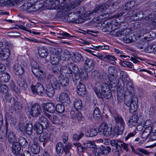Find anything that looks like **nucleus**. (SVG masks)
Listing matches in <instances>:
<instances>
[{
  "mask_svg": "<svg viewBox=\"0 0 156 156\" xmlns=\"http://www.w3.org/2000/svg\"><path fill=\"white\" fill-rule=\"evenodd\" d=\"M133 1H131L126 3L121 7L122 12L112 16L113 18H119L123 15V16L129 15L131 19L135 21L138 19L140 20L143 18L144 13L141 12L137 13L136 10H135L133 6L134 5Z\"/></svg>",
  "mask_w": 156,
  "mask_h": 156,
  "instance_id": "1",
  "label": "nucleus"
},
{
  "mask_svg": "<svg viewBox=\"0 0 156 156\" xmlns=\"http://www.w3.org/2000/svg\"><path fill=\"white\" fill-rule=\"evenodd\" d=\"M66 0H47L45 2L46 6H50L52 9L58 10L61 14L67 15L70 13V11L73 8H71V2L66 5L64 2Z\"/></svg>",
  "mask_w": 156,
  "mask_h": 156,
  "instance_id": "2",
  "label": "nucleus"
},
{
  "mask_svg": "<svg viewBox=\"0 0 156 156\" xmlns=\"http://www.w3.org/2000/svg\"><path fill=\"white\" fill-rule=\"evenodd\" d=\"M109 6L105 3L99 4L91 12H86L85 15L87 17H91V16H96L97 20H101L107 17L108 12L106 11L108 9Z\"/></svg>",
  "mask_w": 156,
  "mask_h": 156,
  "instance_id": "3",
  "label": "nucleus"
},
{
  "mask_svg": "<svg viewBox=\"0 0 156 156\" xmlns=\"http://www.w3.org/2000/svg\"><path fill=\"white\" fill-rule=\"evenodd\" d=\"M115 124L113 129L115 135L122 134L124 130L125 126V123L122 117L119 115H116L115 117Z\"/></svg>",
  "mask_w": 156,
  "mask_h": 156,
  "instance_id": "4",
  "label": "nucleus"
},
{
  "mask_svg": "<svg viewBox=\"0 0 156 156\" xmlns=\"http://www.w3.org/2000/svg\"><path fill=\"white\" fill-rule=\"evenodd\" d=\"M61 49H55V51H53L51 55V64L53 65H56L57 64L60 60V59L63 60L67 61L69 58L70 57V55L64 54V56H62V55H61V56H60L59 55L61 53Z\"/></svg>",
  "mask_w": 156,
  "mask_h": 156,
  "instance_id": "5",
  "label": "nucleus"
},
{
  "mask_svg": "<svg viewBox=\"0 0 156 156\" xmlns=\"http://www.w3.org/2000/svg\"><path fill=\"white\" fill-rule=\"evenodd\" d=\"M81 12L80 11H77L74 12L72 17L67 16L68 22L69 23H81L84 22L85 20L81 16Z\"/></svg>",
  "mask_w": 156,
  "mask_h": 156,
  "instance_id": "6",
  "label": "nucleus"
},
{
  "mask_svg": "<svg viewBox=\"0 0 156 156\" xmlns=\"http://www.w3.org/2000/svg\"><path fill=\"white\" fill-rule=\"evenodd\" d=\"M125 105L128 107H129V110L130 113H133L137 109L138 101L137 98L136 96H134L132 99L129 101L126 99L125 101Z\"/></svg>",
  "mask_w": 156,
  "mask_h": 156,
  "instance_id": "7",
  "label": "nucleus"
},
{
  "mask_svg": "<svg viewBox=\"0 0 156 156\" xmlns=\"http://www.w3.org/2000/svg\"><path fill=\"white\" fill-rule=\"evenodd\" d=\"M98 130L99 132L102 131V133L105 136H108L112 133V128L110 125L107 123L104 122L101 124Z\"/></svg>",
  "mask_w": 156,
  "mask_h": 156,
  "instance_id": "8",
  "label": "nucleus"
},
{
  "mask_svg": "<svg viewBox=\"0 0 156 156\" xmlns=\"http://www.w3.org/2000/svg\"><path fill=\"white\" fill-rule=\"evenodd\" d=\"M106 23H105V25L103 26V28L102 30L103 32H110L115 30L116 29L118 23L115 22V20H113L111 22H107L105 21Z\"/></svg>",
  "mask_w": 156,
  "mask_h": 156,
  "instance_id": "9",
  "label": "nucleus"
},
{
  "mask_svg": "<svg viewBox=\"0 0 156 156\" xmlns=\"http://www.w3.org/2000/svg\"><path fill=\"white\" fill-rule=\"evenodd\" d=\"M42 6V5L41 4L40 5L38 4L32 5L31 3H29L25 4L22 6L21 7L22 8H23L24 10H26L27 12H32L39 9Z\"/></svg>",
  "mask_w": 156,
  "mask_h": 156,
  "instance_id": "10",
  "label": "nucleus"
},
{
  "mask_svg": "<svg viewBox=\"0 0 156 156\" xmlns=\"http://www.w3.org/2000/svg\"><path fill=\"white\" fill-rule=\"evenodd\" d=\"M42 112L41 108L38 104H34L32 106L30 111V114L32 116L38 117Z\"/></svg>",
  "mask_w": 156,
  "mask_h": 156,
  "instance_id": "11",
  "label": "nucleus"
},
{
  "mask_svg": "<svg viewBox=\"0 0 156 156\" xmlns=\"http://www.w3.org/2000/svg\"><path fill=\"white\" fill-rule=\"evenodd\" d=\"M32 91L34 94L37 93L40 96H43L44 94V89L43 85L40 83H37L35 86L31 87Z\"/></svg>",
  "mask_w": 156,
  "mask_h": 156,
  "instance_id": "12",
  "label": "nucleus"
},
{
  "mask_svg": "<svg viewBox=\"0 0 156 156\" xmlns=\"http://www.w3.org/2000/svg\"><path fill=\"white\" fill-rule=\"evenodd\" d=\"M12 68L15 73L17 75H22L24 72V66L18 62L15 63Z\"/></svg>",
  "mask_w": 156,
  "mask_h": 156,
  "instance_id": "13",
  "label": "nucleus"
},
{
  "mask_svg": "<svg viewBox=\"0 0 156 156\" xmlns=\"http://www.w3.org/2000/svg\"><path fill=\"white\" fill-rule=\"evenodd\" d=\"M61 73L64 75V76L71 79V76H73L72 71L70 66L66 65L62 66L61 68Z\"/></svg>",
  "mask_w": 156,
  "mask_h": 156,
  "instance_id": "14",
  "label": "nucleus"
},
{
  "mask_svg": "<svg viewBox=\"0 0 156 156\" xmlns=\"http://www.w3.org/2000/svg\"><path fill=\"white\" fill-rule=\"evenodd\" d=\"M94 61L89 58H87L85 61L84 68L87 71L90 72L94 68Z\"/></svg>",
  "mask_w": 156,
  "mask_h": 156,
  "instance_id": "15",
  "label": "nucleus"
},
{
  "mask_svg": "<svg viewBox=\"0 0 156 156\" xmlns=\"http://www.w3.org/2000/svg\"><path fill=\"white\" fill-rule=\"evenodd\" d=\"M139 118L136 115H133L130 117L128 121V125L129 127H136L138 124Z\"/></svg>",
  "mask_w": 156,
  "mask_h": 156,
  "instance_id": "16",
  "label": "nucleus"
},
{
  "mask_svg": "<svg viewBox=\"0 0 156 156\" xmlns=\"http://www.w3.org/2000/svg\"><path fill=\"white\" fill-rule=\"evenodd\" d=\"M48 81L51 84L50 87L56 88L59 83L57 79L52 75L49 74L48 77Z\"/></svg>",
  "mask_w": 156,
  "mask_h": 156,
  "instance_id": "17",
  "label": "nucleus"
},
{
  "mask_svg": "<svg viewBox=\"0 0 156 156\" xmlns=\"http://www.w3.org/2000/svg\"><path fill=\"white\" fill-rule=\"evenodd\" d=\"M10 55V49L8 48H0V58L4 60L7 59Z\"/></svg>",
  "mask_w": 156,
  "mask_h": 156,
  "instance_id": "18",
  "label": "nucleus"
},
{
  "mask_svg": "<svg viewBox=\"0 0 156 156\" xmlns=\"http://www.w3.org/2000/svg\"><path fill=\"white\" fill-rule=\"evenodd\" d=\"M131 148L132 152H133L135 154L139 156H141L142 154H141L139 152H141L145 155H149L150 154V152L147 151V150L143 148H138L137 149L135 150L134 147L132 145L131 146Z\"/></svg>",
  "mask_w": 156,
  "mask_h": 156,
  "instance_id": "19",
  "label": "nucleus"
},
{
  "mask_svg": "<svg viewBox=\"0 0 156 156\" xmlns=\"http://www.w3.org/2000/svg\"><path fill=\"white\" fill-rule=\"evenodd\" d=\"M6 134L7 136L8 141L9 143L12 144L17 141L15 134L11 130H8V133L6 131Z\"/></svg>",
  "mask_w": 156,
  "mask_h": 156,
  "instance_id": "20",
  "label": "nucleus"
},
{
  "mask_svg": "<svg viewBox=\"0 0 156 156\" xmlns=\"http://www.w3.org/2000/svg\"><path fill=\"white\" fill-rule=\"evenodd\" d=\"M70 79L64 76V75L62 73H61L59 77V82L62 86H66L69 83V79Z\"/></svg>",
  "mask_w": 156,
  "mask_h": 156,
  "instance_id": "21",
  "label": "nucleus"
},
{
  "mask_svg": "<svg viewBox=\"0 0 156 156\" xmlns=\"http://www.w3.org/2000/svg\"><path fill=\"white\" fill-rule=\"evenodd\" d=\"M111 148L109 146H104L101 145L98 148V151L101 154L104 155H108L111 151Z\"/></svg>",
  "mask_w": 156,
  "mask_h": 156,
  "instance_id": "22",
  "label": "nucleus"
},
{
  "mask_svg": "<svg viewBox=\"0 0 156 156\" xmlns=\"http://www.w3.org/2000/svg\"><path fill=\"white\" fill-rule=\"evenodd\" d=\"M12 152L15 155L18 154L21 149V146L17 141L12 143Z\"/></svg>",
  "mask_w": 156,
  "mask_h": 156,
  "instance_id": "23",
  "label": "nucleus"
},
{
  "mask_svg": "<svg viewBox=\"0 0 156 156\" xmlns=\"http://www.w3.org/2000/svg\"><path fill=\"white\" fill-rule=\"evenodd\" d=\"M77 92L78 94L80 96L85 94L86 91L85 85L81 83H79L77 85Z\"/></svg>",
  "mask_w": 156,
  "mask_h": 156,
  "instance_id": "24",
  "label": "nucleus"
},
{
  "mask_svg": "<svg viewBox=\"0 0 156 156\" xmlns=\"http://www.w3.org/2000/svg\"><path fill=\"white\" fill-rule=\"evenodd\" d=\"M10 75L7 73L2 72L0 74V80L3 83H7L10 80Z\"/></svg>",
  "mask_w": 156,
  "mask_h": 156,
  "instance_id": "25",
  "label": "nucleus"
},
{
  "mask_svg": "<svg viewBox=\"0 0 156 156\" xmlns=\"http://www.w3.org/2000/svg\"><path fill=\"white\" fill-rule=\"evenodd\" d=\"M38 53L39 55L42 58H46L48 55V50L44 47H41L38 49Z\"/></svg>",
  "mask_w": 156,
  "mask_h": 156,
  "instance_id": "26",
  "label": "nucleus"
},
{
  "mask_svg": "<svg viewBox=\"0 0 156 156\" xmlns=\"http://www.w3.org/2000/svg\"><path fill=\"white\" fill-rule=\"evenodd\" d=\"M44 108L46 111L50 113H53L55 111V106L52 103H46L44 106Z\"/></svg>",
  "mask_w": 156,
  "mask_h": 156,
  "instance_id": "27",
  "label": "nucleus"
},
{
  "mask_svg": "<svg viewBox=\"0 0 156 156\" xmlns=\"http://www.w3.org/2000/svg\"><path fill=\"white\" fill-rule=\"evenodd\" d=\"M138 34V36H140L141 35H143L144 36L145 35L147 34L148 35L146 36H145V37H149V36L151 35L152 33V32L150 31L147 28H145L140 30H139L136 31Z\"/></svg>",
  "mask_w": 156,
  "mask_h": 156,
  "instance_id": "28",
  "label": "nucleus"
},
{
  "mask_svg": "<svg viewBox=\"0 0 156 156\" xmlns=\"http://www.w3.org/2000/svg\"><path fill=\"white\" fill-rule=\"evenodd\" d=\"M65 147L61 142L58 143L55 146L56 152L58 154H62L64 152Z\"/></svg>",
  "mask_w": 156,
  "mask_h": 156,
  "instance_id": "29",
  "label": "nucleus"
},
{
  "mask_svg": "<svg viewBox=\"0 0 156 156\" xmlns=\"http://www.w3.org/2000/svg\"><path fill=\"white\" fill-rule=\"evenodd\" d=\"M45 126L38 123H35L34 125V129L36 131L38 134H40L42 133L43 129L45 128Z\"/></svg>",
  "mask_w": 156,
  "mask_h": 156,
  "instance_id": "30",
  "label": "nucleus"
},
{
  "mask_svg": "<svg viewBox=\"0 0 156 156\" xmlns=\"http://www.w3.org/2000/svg\"><path fill=\"white\" fill-rule=\"evenodd\" d=\"M59 100L62 102H66L68 103L69 102V97L67 94L64 93L60 94L59 96Z\"/></svg>",
  "mask_w": 156,
  "mask_h": 156,
  "instance_id": "31",
  "label": "nucleus"
},
{
  "mask_svg": "<svg viewBox=\"0 0 156 156\" xmlns=\"http://www.w3.org/2000/svg\"><path fill=\"white\" fill-rule=\"evenodd\" d=\"M45 115L53 124H56L58 123L59 119L57 115H53L52 116L50 114L48 113L46 114Z\"/></svg>",
  "mask_w": 156,
  "mask_h": 156,
  "instance_id": "32",
  "label": "nucleus"
},
{
  "mask_svg": "<svg viewBox=\"0 0 156 156\" xmlns=\"http://www.w3.org/2000/svg\"><path fill=\"white\" fill-rule=\"evenodd\" d=\"M134 90V88L132 86V83L128 82L126 85V87L125 90V93L132 94Z\"/></svg>",
  "mask_w": 156,
  "mask_h": 156,
  "instance_id": "33",
  "label": "nucleus"
},
{
  "mask_svg": "<svg viewBox=\"0 0 156 156\" xmlns=\"http://www.w3.org/2000/svg\"><path fill=\"white\" fill-rule=\"evenodd\" d=\"M30 150L33 153L37 154L40 151V146L37 144H32L30 147Z\"/></svg>",
  "mask_w": 156,
  "mask_h": 156,
  "instance_id": "34",
  "label": "nucleus"
},
{
  "mask_svg": "<svg viewBox=\"0 0 156 156\" xmlns=\"http://www.w3.org/2000/svg\"><path fill=\"white\" fill-rule=\"evenodd\" d=\"M39 139L40 141H48L50 138V135L46 132L40 133Z\"/></svg>",
  "mask_w": 156,
  "mask_h": 156,
  "instance_id": "35",
  "label": "nucleus"
},
{
  "mask_svg": "<svg viewBox=\"0 0 156 156\" xmlns=\"http://www.w3.org/2000/svg\"><path fill=\"white\" fill-rule=\"evenodd\" d=\"M84 145L86 148H93L94 150L97 149V147L95 143L91 141H87L83 144Z\"/></svg>",
  "mask_w": 156,
  "mask_h": 156,
  "instance_id": "36",
  "label": "nucleus"
},
{
  "mask_svg": "<svg viewBox=\"0 0 156 156\" xmlns=\"http://www.w3.org/2000/svg\"><path fill=\"white\" fill-rule=\"evenodd\" d=\"M33 125L32 123H28L26 125L25 129L24 130L20 129L22 131H25L27 134L29 135H31L32 132Z\"/></svg>",
  "mask_w": 156,
  "mask_h": 156,
  "instance_id": "37",
  "label": "nucleus"
},
{
  "mask_svg": "<svg viewBox=\"0 0 156 156\" xmlns=\"http://www.w3.org/2000/svg\"><path fill=\"white\" fill-rule=\"evenodd\" d=\"M18 142L20 146L24 147H27L28 146V142L26 139L22 136L19 137L18 138Z\"/></svg>",
  "mask_w": 156,
  "mask_h": 156,
  "instance_id": "38",
  "label": "nucleus"
},
{
  "mask_svg": "<svg viewBox=\"0 0 156 156\" xmlns=\"http://www.w3.org/2000/svg\"><path fill=\"white\" fill-rule=\"evenodd\" d=\"M73 105L75 108L77 110L81 109L82 107L81 101L79 99H76L74 101Z\"/></svg>",
  "mask_w": 156,
  "mask_h": 156,
  "instance_id": "39",
  "label": "nucleus"
},
{
  "mask_svg": "<svg viewBox=\"0 0 156 156\" xmlns=\"http://www.w3.org/2000/svg\"><path fill=\"white\" fill-rule=\"evenodd\" d=\"M151 131L150 127H149L148 129H145L142 133L141 137L142 138L146 140L148 136H150V133Z\"/></svg>",
  "mask_w": 156,
  "mask_h": 156,
  "instance_id": "40",
  "label": "nucleus"
},
{
  "mask_svg": "<svg viewBox=\"0 0 156 156\" xmlns=\"http://www.w3.org/2000/svg\"><path fill=\"white\" fill-rule=\"evenodd\" d=\"M86 70L82 71L78 73L80 79L83 80H86L88 79V74Z\"/></svg>",
  "mask_w": 156,
  "mask_h": 156,
  "instance_id": "41",
  "label": "nucleus"
},
{
  "mask_svg": "<svg viewBox=\"0 0 156 156\" xmlns=\"http://www.w3.org/2000/svg\"><path fill=\"white\" fill-rule=\"evenodd\" d=\"M39 122L41 124L45 126L44 129L47 128L49 126V124L47 119L44 116L41 115L39 118Z\"/></svg>",
  "mask_w": 156,
  "mask_h": 156,
  "instance_id": "42",
  "label": "nucleus"
},
{
  "mask_svg": "<svg viewBox=\"0 0 156 156\" xmlns=\"http://www.w3.org/2000/svg\"><path fill=\"white\" fill-rule=\"evenodd\" d=\"M68 66H70L72 67V73H73V74H78L79 73V68L77 66L72 63V62H70L68 64Z\"/></svg>",
  "mask_w": 156,
  "mask_h": 156,
  "instance_id": "43",
  "label": "nucleus"
},
{
  "mask_svg": "<svg viewBox=\"0 0 156 156\" xmlns=\"http://www.w3.org/2000/svg\"><path fill=\"white\" fill-rule=\"evenodd\" d=\"M155 17H156V8L154 11L146 16L144 19L146 20H149L148 21H149L150 20L153 21V20Z\"/></svg>",
  "mask_w": 156,
  "mask_h": 156,
  "instance_id": "44",
  "label": "nucleus"
},
{
  "mask_svg": "<svg viewBox=\"0 0 156 156\" xmlns=\"http://www.w3.org/2000/svg\"><path fill=\"white\" fill-rule=\"evenodd\" d=\"M13 108L16 112H20L22 108V106L20 103L19 102L14 103Z\"/></svg>",
  "mask_w": 156,
  "mask_h": 156,
  "instance_id": "45",
  "label": "nucleus"
},
{
  "mask_svg": "<svg viewBox=\"0 0 156 156\" xmlns=\"http://www.w3.org/2000/svg\"><path fill=\"white\" fill-rule=\"evenodd\" d=\"M100 87H95L94 88V90L98 96L100 98H103L104 93L101 90Z\"/></svg>",
  "mask_w": 156,
  "mask_h": 156,
  "instance_id": "46",
  "label": "nucleus"
},
{
  "mask_svg": "<svg viewBox=\"0 0 156 156\" xmlns=\"http://www.w3.org/2000/svg\"><path fill=\"white\" fill-rule=\"evenodd\" d=\"M70 2H71V5H72V6H70L71 8H74L78 6L80 3H81L82 1L83 0H69Z\"/></svg>",
  "mask_w": 156,
  "mask_h": 156,
  "instance_id": "47",
  "label": "nucleus"
},
{
  "mask_svg": "<svg viewBox=\"0 0 156 156\" xmlns=\"http://www.w3.org/2000/svg\"><path fill=\"white\" fill-rule=\"evenodd\" d=\"M65 110L64 106L61 104H58L55 107V110L59 113H62L64 112Z\"/></svg>",
  "mask_w": 156,
  "mask_h": 156,
  "instance_id": "48",
  "label": "nucleus"
},
{
  "mask_svg": "<svg viewBox=\"0 0 156 156\" xmlns=\"http://www.w3.org/2000/svg\"><path fill=\"white\" fill-rule=\"evenodd\" d=\"M34 75L36 77L41 78H42L43 72L40 70L39 69L32 71Z\"/></svg>",
  "mask_w": 156,
  "mask_h": 156,
  "instance_id": "49",
  "label": "nucleus"
},
{
  "mask_svg": "<svg viewBox=\"0 0 156 156\" xmlns=\"http://www.w3.org/2000/svg\"><path fill=\"white\" fill-rule=\"evenodd\" d=\"M73 144L76 147L77 150L79 152H83L86 150V147H82L79 143H73Z\"/></svg>",
  "mask_w": 156,
  "mask_h": 156,
  "instance_id": "50",
  "label": "nucleus"
},
{
  "mask_svg": "<svg viewBox=\"0 0 156 156\" xmlns=\"http://www.w3.org/2000/svg\"><path fill=\"white\" fill-rule=\"evenodd\" d=\"M101 114L99 108L96 107L93 112V116L95 119L100 118L101 117Z\"/></svg>",
  "mask_w": 156,
  "mask_h": 156,
  "instance_id": "51",
  "label": "nucleus"
},
{
  "mask_svg": "<svg viewBox=\"0 0 156 156\" xmlns=\"http://www.w3.org/2000/svg\"><path fill=\"white\" fill-rule=\"evenodd\" d=\"M54 88L52 87H47L46 92L47 95L49 97H52L54 95L55 91Z\"/></svg>",
  "mask_w": 156,
  "mask_h": 156,
  "instance_id": "52",
  "label": "nucleus"
},
{
  "mask_svg": "<svg viewBox=\"0 0 156 156\" xmlns=\"http://www.w3.org/2000/svg\"><path fill=\"white\" fill-rule=\"evenodd\" d=\"M123 41L126 43H131L133 41V38L130 35H126L123 38Z\"/></svg>",
  "mask_w": 156,
  "mask_h": 156,
  "instance_id": "53",
  "label": "nucleus"
},
{
  "mask_svg": "<svg viewBox=\"0 0 156 156\" xmlns=\"http://www.w3.org/2000/svg\"><path fill=\"white\" fill-rule=\"evenodd\" d=\"M71 78L72 79L74 83L75 84H77L78 83L79 84V83H80V79L78 74H73V76H71Z\"/></svg>",
  "mask_w": 156,
  "mask_h": 156,
  "instance_id": "54",
  "label": "nucleus"
},
{
  "mask_svg": "<svg viewBox=\"0 0 156 156\" xmlns=\"http://www.w3.org/2000/svg\"><path fill=\"white\" fill-rule=\"evenodd\" d=\"M60 35L61 36L58 37L62 39H69L70 37H74L65 32H63L62 33H61Z\"/></svg>",
  "mask_w": 156,
  "mask_h": 156,
  "instance_id": "55",
  "label": "nucleus"
},
{
  "mask_svg": "<svg viewBox=\"0 0 156 156\" xmlns=\"http://www.w3.org/2000/svg\"><path fill=\"white\" fill-rule=\"evenodd\" d=\"M81 55L79 53L74 54L73 57V61L75 62H78L81 60Z\"/></svg>",
  "mask_w": 156,
  "mask_h": 156,
  "instance_id": "56",
  "label": "nucleus"
},
{
  "mask_svg": "<svg viewBox=\"0 0 156 156\" xmlns=\"http://www.w3.org/2000/svg\"><path fill=\"white\" fill-rule=\"evenodd\" d=\"M126 29H124L123 30L121 29L119 30V31L116 32V35L118 37L122 36L126 34Z\"/></svg>",
  "mask_w": 156,
  "mask_h": 156,
  "instance_id": "57",
  "label": "nucleus"
},
{
  "mask_svg": "<svg viewBox=\"0 0 156 156\" xmlns=\"http://www.w3.org/2000/svg\"><path fill=\"white\" fill-rule=\"evenodd\" d=\"M84 135L83 133L79 134L77 133L74 134L73 136V139L74 140L79 141Z\"/></svg>",
  "mask_w": 156,
  "mask_h": 156,
  "instance_id": "58",
  "label": "nucleus"
},
{
  "mask_svg": "<svg viewBox=\"0 0 156 156\" xmlns=\"http://www.w3.org/2000/svg\"><path fill=\"white\" fill-rule=\"evenodd\" d=\"M152 122L150 120H147L144 123V126L145 129H148L149 127L151 128V130Z\"/></svg>",
  "mask_w": 156,
  "mask_h": 156,
  "instance_id": "59",
  "label": "nucleus"
},
{
  "mask_svg": "<svg viewBox=\"0 0 156 156\" xmlns=\"http://www.w3.org/2000/svg\"><path fill=\"white\" fill-rule=\"evenodd\" d=\"M96 49L98 50H108L109 49V46L108 45H104L102 46L98 45L95 47Z\"/></svg>",
  "mask_w": 156,
  "mask_h": 156,
  "instance_id": "60",
  "label": "nucleus"
},
{
  "mask_svg": "<svg viewBox=\"0 0 156 156\" xmlns=\"http://www.w3.org/2000/svg\"><path fill=\"white\" fill-rule=\"evenodd\" d=\"M149 138L150 140L151 141L156 140V131H151Z\"/></svg>",
  "mask_w": 156,
  "mask_h": 156,
  "instance_id": "61",
  "label": "nucleus"
},
{
  "mask_svg": "<svg viewBox=\"0 0 156 156\" xmlns=\"http://www.w3.org/2000/svg\"><path fill=\"white\" fill-rule=\"evenodd\" d=\"M98 130L95 129H91L90 130V134L89 136L90 137H93L96 135L98 133Z\"/></svg>",
  "mask_w": 156,
  "mask_h": 156,
  "instance_id": "62",
  "label": "nucleus"
},
{
  "mask_svg": "<svg viewBox=\"0 0 156 156\" xmlns=\"http://www.w3.org/2000/svg\"><path fill=\"white\" fill-rule=\"evenodd\" d=\"M32 71H33L34 70H36L39 69V66L38 65L37 62L35 61H33L32 62L31 64Z\"/></svg>",
  "mask_w": 156,
  "mask_h": 156,
  "instance_id": "63",
  "label": "nucleus"
},
{
  "mask_svg": "<svg viewBox=\"0 0 156 156\" xmlns=\"http://www.w3.org/2000/svg\"><path fill=\"white\" fill-rule=\"evenodd\" d=\"M70 148L67 145H66L65 147L64 152L66 155L68 156H71V154L70 152Z\"/></svg>",
  "mask_w": 156,
  "mask_h": 156,
  "instance_id": "64",
  "label": "nucleus"
}]
</instances>
